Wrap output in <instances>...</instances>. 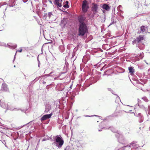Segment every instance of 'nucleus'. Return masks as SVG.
I'll use <instances>...</instances> for the list:
<instances>
[{"instance_id":"obj_1","label":"nucleus","mask_w":150,"mask_h":150,"mask_svg":"<svg viewBox=\"0 0 150 150\" xmlns=\"http://www.w3.org/2000/svg\"><path fill=\"white\" fill-rule=\"evenodd\" d=\"M87 32L88 28L86 24L85 23L79 24L78 35L83 36Z\"/></svg>"},{"instance_id":"obj_2","label":"nucleus","mask_w":150,"mask_h":150,"mask_svg":"<svg viewBox=\"0 0 150 150\" xmlns=\"http://www.w3.org/2000/svg\"><path fill=\"white\" fill-rule=\"evenodd\" d=\"M55 141L56 146L58 148L61 147L63 144L64 141L61 137H59V136H57Z\"/></svg>"},{"instance_id":"obj_3","label":"nucleus","mask_w":150,"mask_h":150,"mask_svg":"<svg viewBox=\"0 0 150 150\" xmlns=\"http://www.w3.org/2000/svg\"><path fill=\"white\" fill-rule=\"evenodd\" d=\"M88 3L86 0L83 1L82 3V8L83 12L84 13L86 12L89 8Z\"/></svg>"},{"instance_id":"obj_4","label":"nucleus","mask_w":150,"mask_h":150,"mask_svg":"<svg viewBox=\"0 0 150 150\" xmlns=\"http://www.w3.org/2000/svg\"><path fill=\"white\" fill-rule=\"evenodd\" d=\"M92 6L91 8L92 11L93 12L94 15L96 14V13L98 12V5L97 4L93 3L92 4Z\"/></svg>"},{"instance_id":"obj_5","label":"nucleus","mask_w":150,"mask_h":150,"mask_svg":"<svg viewBox=\"0 0 150 150\" xmlns=\"http://www.w3.org/2000/svg\"><path fill=\"white\" fill-rule=\"evenodd\" d=\"M78 20L79 24L85 23L84 22L86 20V17L85 15H81L78 17Z\"/></svg>"},{"instance_id":"obj_6","label":"nucleus","mask_w":150,"mask_h":150,"mask_svg":"<svg viewBox=\"0 0 150 150\" xmlns=\"http://www.w3.org/2000/svg\"><path fill=\"white\" fill-rule=\"evenodd\" d=\"M138 146H139L138 145L136 144V143L135 142H132L130 144V145L129 146H125L122 147V149L125 150V148L127 147H132L133 148H135L138 147Z\"/></svg>"},{"instance_id":"obj_7","label":"nucleus","mask_w":150,"mask_h":150,"mask_svg":"<svg viewBox=\"0 0 150 150\" xmlns=\"http://www.w3.org/2000/svg\"><path fill=\"white\" fill-rule=\"evenodd\" d=\"M52 115V113H50L49 114L44 115L41 118V120L42 122L50 118Z\"/></svg>"},{"instance_id":"obj_8","label":"nucleus","mask_w":150,"mask_h":150,"mask_svg":"<svg viewBox=\"0 0 150 150\" xmlns=\"http://www.w3.org/2000/svg\"><path fill=\"white\" fill-rule=\"evenodd\" d=\"M62 0H55L54 3L58 7H61L62 6Z\"/></svg>"},{"instance_id":"obj_9","label":"nucleus","mask_w":150,"mask_h":150,"mask_svg":"<svg viewBox=\"0 0 150 150\" xmlns=\"http://www.w3.org/2000/svg\"><path fill=\"white\" fill-rule=\"evenodd\" d=\"M64 88V85L62 83L58 84L56 87V89L59 91H62Z\"/></svg>"},{"instance_id":"obj_10","label":"nucleus","mask_w":150,"mask_h":150,"mask_svg":"<svg viewBox=\"0 0 150 150\" xmlns=\"http://www.w3.org/2000/svg\"><path fill=\"white\" fill-rule=\"evenodd\" d=\"M136 116L138 117V121L140 123L142 122L144 119V117L143 115L141 113H139Z\"/></svg>"},{"instance_id":"obj_11","label":"nucleus","mask_w":150,"mask_h":150,"mask_svg":"<svg viewBox=\"0 0 150 150\" xmlns=\"http://www.w3.org/2000/svg\"><path fill=\"white\" fill-rule=\"evenodd\" d=\"M125 139L122 135H120V137L118 139V141L120 143L124 144L125 142Z\"/></svg>"},{"instance_id":"obj_12","label":"nucleus","mask_w":150,"mask_h":150,"mask_svg":"<svg viewBox=\"0 0 150 150\" xmlns=\"http://www.w3.org/2000/svg\"><path fill=\"white\" fill-rule=\"evenodd\" d=\"M51 109V105L49 103H47L45 105V112H47Z\"/></svg>"},{"instance_id":"obj_13","label":"nucleus","mask_w":150,"mask_h":150,"mask_svg":"<svg viewBox=\"0 0 150 150\" xmlns=\"http://www.w3.org/2000/svg\"><path fill=\"white\" fill-rule=\"evenodd\" d=\"M1 90L4 91H7L8 90V88L7 87V86L5 84L3 83L2 85L1 88Z\"/></svg>"},{"instance_id":"obj_14","label":"nucleus","mask_w":150,"mask_h":150,"mask_svg":"<svg viewBox=\"0 0 150 150\" xmlns=\"http://www.w3.org/2000/svg\"><path fill=\"white\" fill-rule=\"evenodd\" d=\"M102 8L103 9L106 11L109 10L110 8V7H109V5L106 4H103Z\"/></svg>"},{"instance_id":"obj_15","label":"nucleus","mask_w":150,"mask_h":150,"mask_svg":"<svg viewBox=\"0 0 150 150\" xmlns=\"http://www.w3.org/2000/svg\"><path fill=\"white\" fill-rule=\"evenodd\" d=\"M75 35V33L74 32H71L70 33L69 38L71 40H74V35Z\"/></svg>"},{"instance_id":"obj_16","label":"nucleus","mask_w":150,"mask_h":150,"mask_svg":"<svg viewBox=\"0 0 150 150\" xmlns=\"http://www.w3.org/2000/svg\"><path fill=\"white\" fill-rule=\"evenodd\" d=\"M144 39L143 36L142 35H139V37H137L136 38L137 41L138 43H139L142 40Z\"/></svg>"},{"instance_id":"obj_17","label":"nucleus","mask_w":150,"mask_h":150,"mask_svg":"<svg viewBox=\"0 0 150 150\" xmlns=\"http://www.w3.org/2000/svg\"><path fill=\"white\" fill-rule=\"evenodd\" d=\"M147 28L144 26H142L140 27V33H144L145 31H146Z\"/></svg>"},{"instance_id":"obj_18","label":"nucleus","mask_w":150,"mask_h":150,"mask_svg":"<svg viewBox=\"0 0 150 150\" xmlns=\"http://www.w3.org/2000/svg\"><path fill=\"white\" fill-rule=\"evenodd\" d=\"M12 2L11 0L9 1V4L7 6L6 8H5V10H6V8L8 7H13V6H14L15 4L14 3V2L13 1H12L13 3L12 4L11 3V2Z\"/></svg>"},{"instance_id":"obj_19","label":"nucleus","mask_w":150,"mask_h":150,"mask_svg":"<svg viewBox=\"0 0 150 150\" xmlns=\"http://www.w3.org/2000/svg\"><path fill=\"white\" fill-rule=\"evenodd\" d=\"M129 71V72L131 73V74H133L134 72V69L132 67H129L128 68Z\"/></svg>"},{"instance_id":"obj_20","label":"nucleus","mask_w":150,"mask_h":150,"mask_svg":"<svg viewBox=\"0 0 150 150\" xmlns=\"http://www.w3.org/2000/svg\"><path fill=\"white\" fill-rule=\"evenodd\" d=\"M74 148L72 147L67 146L64 149V150H74Z\"/></svg>"},{"instance_id":"obj_21","label":"nucleus","mask_w":150,"mask_h":150,"mask_svg":"<svg viewBox=\"0 0 150 150\" xmlns=\"http://www.w3.org/2000/svg\"><path fill=\"white\" fill-rule=\"evenodd\" d=\"M62 23L64 25H65L67 23V21L66 20L63 19L62 20Z\"/></svg>"},{"instance_id":"obj_22","label":"nucleus","mask_w":150,"mask_h":150,"mask_svg":"<svg viewBox=\"0 0 150 150\" xmlns=\"http://www.w3.org/2000/svg\"><path fill=\"white\" fill-rule=\"evenodd\" d=\"M63 5L64 7L65 8H68L69 7V6L68 4H65L64 3H63Z\"/></svg>"},{"instance_id":"obj_23","label":"nucleus","mask_w":150,"mask_h":150,"mask_svg":"<svg viewBox=\"0 0 150 150\" xmlns=\"http://www.w3.org/2000/svg\"><path fill=\"white\" fill-rule=\"evenodd\" d=\"M142 99L145 102H147L148 101V100L147 98L146 97H144L142 98Z\"/></svg>"},{"instance_id":"obj_24","label":"nucleus","mask_w":150,"mask_h":150,"mask_svg":"<svg viewBox=\"0 0 150 150\" xmlns=\"http://www.w3.org/2000/svg\"><path fill=\"white\" fill-rule=\"evenodd\" d=\"M122 135L119 133H117L115 134V135L116 137H117L118 139L120 137V135Z\"/></svg>"},{"instance_id":"obj_25","label":"nucleus","mask_w":150,"mask_h":150,"mask_svg":"<svg viewBox=\"0 0 150 150\" xmlns=\"http://www.w3.org/2000/svg\"><path fill=\"white\" fill-rule=\"evenodd\" d=\"M132 42L133 45L136 44L137 45V44L138 43V42H137V41L136 39H134Z\"/></svg>"},{"instance_id":"obj_26","label":"nucleus","mask_w":150,"mask_h":150,"mask_svg":"<svg viewBox=\"0 0 150 150\" xmlns=\"http://www.w3.org/2000/svg\"><path fill=\"white\" fill-rule=\"evenodd\" d=\"M149 119L150 120V110H148V113H147Z\"/></svg>"},{"instance_id":"obj_27","label":"nucleus","mask_w":150,"mask_h":150,"mask_svg":"<svg viewBox=\"0 0 150 150\" xmlns=\"http://www.w3.org/2000/svg\"><path fill=\"white\" fill-rule=\"evenodd\" d=\"M146 2V0H142L141 2L142 3V4H143V5L144 6H147L146 4L145 3V2Z\"/></svg>"},{"instance_id":"obj_28","label":"nucleus","mask_w":150,"mask_h":150,"mask_svg":"<svg viewBox=\"0 0 150 150\" xmlns=\"http://www.w3.org/2000/svg\"><path fill=\"white\" fill-rule=\"evenodd\" d=\"M41 5L40 4H38L36 6L37 8V10H40V6Z\"/></svg>"},{"instance_id":"obj_29","label":"nucleus","mask_w":150,"mask_h":150,"mask_svg":"<svg viewBox=\"0 0 150 150\" xmlns=\"http://www.w3.org/2000/svg\"><path fill=\"white\" fill-rule=\"evenodd\" d=\"M9 110H12V111H13V110H15L16 111V110H18L20 109H17V108H10L9 109Z\"/></svg>"},{"instance_id":"obj_30","label":"nucleus","mask_w":150,"mask_h":150,"mask_svg":"<svg viewBox=\"0 0 150 150\" xmlns=\"http://www.w3.org/2000/svg\"><path fill=\"white\" fill-rule=\"evenodd\" d=\"M109 128L111 130V131H112V132H115V130L114 129L113 127H110Z\"/></svg>"},{"instance_id":"obj_31","label":"nucleus","mask_w":150,"mask_h":150,"mask_svg":"<svg viewBox=\"0 0 150 150\" xmlns=\"http://www.w3.org/2000/svg\"><path fill=\"white\" fill-rule=\"evenodd\" d=\"M65 73L64 72H62V73H61V74H59V76H58V77L57 78H54V79L55 80L56 79H57V78H59L60 77V76H61V75L63 74H64Z\"/></svg>"},{"instance_id":"obj_32","label":"nucleus","mask_w":150,"mask_h":150,"mask_svg":"<svg viewBox=\"0 0 150 150\" xmlns=\"http://www.w3.org/2000/svg\"><path fill=\"white\" fill-rule=\"evenodd\" d=\"M52 12H49L48 13V14H47V15H48V16L50 18L52 15Z\"/></svg>"},{"instance_id":"obj_33","label":"nucleus","mask_w":150,"mask_h":150,"mask_svg":"<svg viewBox=\"0 0 150 150\" xmlns=\"http://www.w3.org/2000/svg\"><path fill=\"white\" fill-rule=\"evenodd\" d=\"M47 16H48V15H47V13H45L44 14V16H43L44 18L46 19Z\"/></svg>"},{"instance_id":"obj_34","label":"nucleus","mask_w":150,"mask_h":150,"mask_svg":"<svg viewBox=\"0 0 150 150\" xmlns=\"http://www.w3.org/2000/svg\"><path fill=\"white\" fill-rule=\"evenodd\" d=\"M75 55V52L74 51H73V53L72 54V57L71 58H72L74 57V56Z\"/></svg>"},{"instance_id":"obj_35","label":"nucleus","mask_w":150,"mask_h":150,"mask_svg":"<svg viewBox=\"0 0 150 150\" xmlns=\"http://www.w3.org/2000/svg\"><path fill=\"white\" fill-rule=\"evenodd\" d=\"M33 3H34L33 1H32L31 2V5L33 7H34L35 6L34 5V4H33Z\"/></svg>"},{"instance_id":"obj_36","label":"nucleus","mask_w":150,"mask_h":150,"mask_svg":"<svg viewBox=\"0 0 150 150\" xmlns=\"http://www.w3.org/2000/svg\"><path fill=\"white\" fill-rule=\"evenodd\" d=\"M67 68H68V65H67V64L65 65L64 66V69H66V70H67Z\"/></svg>"},{"instance_id":"obj_37","label":"nucleus","mask_w":150,"mask_h":150,"mask_svg":"<svg viewBox=\"0 0 150 150\" xmlns=\"http://www.w3.org/2000/svg\"><path fill=\"white\" fill-rule=\"evenodd\" d=\"M22 49H21L20 50H17L16 51V53L17 52H22Z\"/></svg>"},{"instance_id":"obj_38","label":"nucleus","mask_w":150,"mask_h":150,"mask_svg":"<svg viewBox=\"0 0 150 150\" xmlns=\"http://www.w3.org/2000/svg\"><path fill=\"white\" fill-rule=\"evenodd\" d=\"M116 99L117 100H120V97H118V96H117V97L116 98Z\"/></svg>"},{"instance_id":"obj_39","label":"nucleus","mask_w":150,"mask_h":150,"mask_svg":"<svg viewBox=\"0 0 150 150\" xmlns=\"http://www.w3.org/2000/svg\"><path fill=\"white\" fill-rule=\"evenodd\" d=\"M6 2H4L3 3V4H1L2 5H6Z\"/></svg>"},{"instance_id":"obj_40","label":"nucleus","mask_w":150,"mask_h":150,"mask_svg":"<svg viewBox=\"0 0 150 150\" xmlns=\"http://www.w3.org/2000/svg\"><path fill=\"white\" fill-rule=\"evenodd\" d=\"M138 103H140V102L141 101V100L139 99H138ZM138 105L139 106H140L139 104H138Z\"/></svg>"},{"instance_id":"obj_41","label":"nucleus","mask_w":150,"mask_h":150,"mask_svg":"<svg viewBox=\"0 0 150 150\" xmlns=\"http://www.w3.org/2000/svg\"><path fill=\"white\" fill-rule=\"evenodd\" d=\"M108 91H112V89L111 88H108Z\"/></svg>"},{"instance_id":"obj_42","label":"nucleus","mask_w":150,"mask_h":150,"mask_svg":"<svg viewBox=\"0 0 150 150\" xmlns=\"http://www.w3.org/2000/svg\"><path fill=\"white\" fill-rule=\"evenodd\" d=\"M23 1L24 3H25L28 1V0H23Z\"/></svg>"},{"instance_id":"obj_43","label":"nucleus","mask_w":150,"mask_h":150,"mask_svg":"<svg viewBox=\"0 0 150 150\" xmlns=\"http://www.w3.org/2000/svg\"><path fill=\"white\" fill-rule=\"evenodd\" d=\"M148 74L150 75V68L148 70Z\"/></svg>"},{"instance_id":"obj_44","label":"nucleus","mask_w":150,"mask_h":150,"mask_svg":"<svg viewBox=\"0 0 150 150\" xmlns=\"http://www.w3.org/2000/svg\"><path fill=\"white\" fill-rule=\"evenodd\" d=\"M65 77V76H64L63 77L61 78H60V79H64Z\"/></svg>"},{"instance_id":"obj_45","label":"nucleus","mask_w":150,"mask_h":150,"mask_svg":"<svg viewBox=\"0 0 150 150\" xmlns=\"http://www.w3.org/2000/svg\"><path fill=\"white\" fill-rule=\"evenodd\" d=\"M122 7V6H121V5H120L119 6H118V7H117V9H118V10L119 8H120V7Z\"/></svg>"},{"instance_id":"obj_46","label":"nucleus","mask_w":150,"mask_h":150,"mask_svg":"<svg viewBox=\"0 0 150 150\" xmlns=\"http://www.w3.org/2000/svg\"><path fill=\"white\" fill-rule=\"evenodd\" d=\"M16 47H17V45H14V46L13 47V48H16Z\"/></svg>"},{"instance_id":"obj_47","label":"nucleus","mask_w":150,"mask_h":150,"mask_svg":"<svg viewBox=\"0 0 150 150\" xmlns=\"http://www.w3.org/2000/svg\"><path fill=\"white\" fill-rule=\"evenodd\" d=\"M69 3V2L68 1H67L65 2V3H64L65 4H68Z\"/></svg>"},{"instance_id":"obj_48","label":"nucleus","mask_w":150,"mask_h":150,"mask_svg":"<svg viewBox=\"0 0 150 150\" xmlns=\"http://www.w3.org/2000/svg\"><path fill=\"white\" fill-rule=\"evenodd\" d=\"M103 123H104L103 122H101V123L100 124V125H99V126H100L102 125Z\"/></svg>"},{"instance_id":"obj_49","label":"nucleus","mask_w":150,"mask_h":150,"mask_svg":"<svg viewBox=\"0 0 150 150\" xmlns=\"http://www.w3.org/2000/svg\"><path fill=\"white\" fill-rule=\"evenodd\" d=\"M148 110H150V106L149 105L148 107Z\"/></svg>"},{"instance_id":"obj_50","label":"nucleus","mask_w":150,"mask_h":150,"mask_svg":"<svg viewBox=\"0 0 150 150\" xmlns=\"http://www.w3.org/2000/svg\"><path fill=\"white\" fill-rule=\"evenodd\" d=\"M106 71H105L104 72V74H103V76H104V75H105V73H106Z\"/></svg>"},{"instance_id":"obj_51","label":"nucleus","mask_w":150,"mask_h":150,"mask_svg":"<svg viewBox=\"0 0 150 150\" xmlns=\"http://www.w3.org/2000/svg\"><path fill=\"white\" fill-rule=\"evenodd\" d=\"M42 83L44 84L46 82H45L44 81H42Z\"/></svg>"},{"instance_id":"obj_52","label":"nucleus","mask_w":150,"mask_h":150,"mask_svg":"<svg viewBox=\"0 0 150 150\" xmlns=\"http://www.w3.org/2000/svg\"><path fill=\"white\" fill-rule=\"evenodd\" d=\"M46 88H47V89H49V87H48V86H46Z\"/></svg>"},{"instance_id":"obj_53","label":"nucleus","mask_w":150,"mask_h":150,"mask_svg":"<svg viewBox=\"0 0 150 150\" xmlns=\"http://www.w3.org/2000/svg\"><path fill=\"white\" fill-rule=\"evenodd\" d=\"M84 116H85V117H90L89 116V115H84Z\"/></svg>"},{"instance_id":"obj_54","label":"nucleus","mask_w":150,"mask_h":150,"mask_svg":"<svg viewBox=\"0 0 150 150\" xmlns=\"http://www.w3.org/2000/svg\"><path fill=\"white\" fill-rule=\"evenodd\" d=\"M49 2H50V3L52 4V1H50V0L49 1Z\"/></svg>"},{"instance_id":"obj_55","label":"nucleus","mask_w":150,"mask_h":150,"mask_svg":"<svg viewBox=\"0 0 150 150\" xmlns=\"http://www.w3.org/2000/svg\"><path fill=\"white\" fill-rule=\"evenodd\" d=\"M59 47H62L63 48H64L63 47V46H60Z\"/></svg>"},{"instance_id":"obj_56","label":"nucleus","mask_w":150,"mask_h":150,"mask_svg":"<svg viewBox=\"0 0 150 150\" xmlns=\"http://www.w3.org/2000/svg\"><path fill=\"white\" fill-rule=\"evenodd\" d=\"M102 131L101 129L99 130V131Z\"/></svg>"},{"instance_id":"obj_57","label":"nucleus","mask_w":150,"mask_h":150,"mask_svg":"<svg viewBox=\"0 0 150 150\" xmlns=\"http://www.w3.org/2000/svg\"><path fill=\"white\" fill-rule=\"evenodd\" d=\"M40 64H38V66L39 67V66H40Z\"/></svg>"},{"instance_id":"obj_58","label":"nucleus","mask_w":150,"mask_h":150,"mask_svg":"<svg viewBox=\"0 0 150 150\" xmlns=\"http://www.w3.org/2000/svg\"><path fill=\"white\" fill-rule=\"evenodd\" d=\"M52 72H51L50 74V75L51 74H52Z\"/></svg>"},{"instance_id":"obj_59","label":"nucleus","mask_w":150,"mask_h":150,"mask_svg":"<svg viewBox=\"0 0 150 150\" xmlns=\"http://www.w3.org/2000/svg\"><path fill=\"white\" fill-rule=\"evenodd\" d=\"M75 60V59L74 60L73 62V64H74V62Z\"/></svg>"},{"instance_id":"obj_60","label":"nucleus","mask_w":150,"mask_h":150,"mask_svg":"<svg viewBox=\"0 0 150 150\" xmlns=\"http://www.w3.org/2000/svg\"><path fill=\"white\" fill-rule=\"evenodd\" d=\"M22 127H20V128H19V129H20L21 128H22Z\"/></svg>"},{"instance_id":"obj_61","label":"nucleus","mask_w":150,"mask_h":150,"mask_svg":"<svg viewBox=\"0 0 150 150\" xmlns=\"http://www.w3.org/2000/svg\"><path fill=\"white\" fill-rule=\"evenodd\" d=\"M126 105L127 106H130L128 105Z\"/></svg>"},{"instance_id":"obj_62","label":"nucleus","mask_w":150,"mask_h":150,"mask_svg":"<svg viewBox=\"0 0 150 150\" xmlns=\"http://www.w3.org/2000/svg\"><path fill=\"white\" fill-rule=\"evenodd\" d=\"M16 67V66H15V65H14V67Z\"/></svg>"},{"instance_id":"obj_63","label":"nucleus","mask_w":150,"mask_h":150,"mask_svg":"<svg viewBox=\"0 0 150 150\" xmlns=\"http://www.w3.org/2000/svg\"><path fill=\"white\" fill-rule=\"evenodd\" d=\"M36 80V79H35L34 80Z\"/></svg>"},{"instance_id":"obj_64","label":"nucleus","mask_w":150,"mask_h":150,"mask_svg":"<svg viewBox=\"0 0 150 150\" xmlns=\"http://www.w3.org/2000/svg\"><path fill=\"white\" fill-rule=\"evenodd\" d=\"M94 116H98L96 115H94Z\"/></svg>"}]
</instances>
